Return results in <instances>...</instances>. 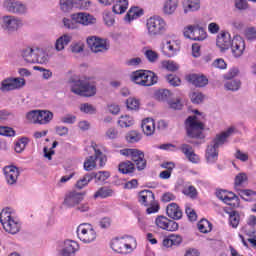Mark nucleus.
Segmentation results:
<instances>
[{
	"label": "nucleus",
	"instance_id": "864d4df0",
	"mask_svg": "<svg viewBox=\"0 0 256 256\" xmlns=\"http://www.w3.org/2000/svg\"><path fill=\"white\" fill-rule=\"evenodd\" d=\"M198 229L200 233H209L211 232L212 226L211 222H209L207 219H202L198 222Z\"/></svg>",
	"mask_w": 256,
	"mask_h": 256
},
{
	"label": "nucleus",
	"instance_id": "de8ad7c7",
	"mask_svg": "<svg viewBox=\"0 0 256 256\" xmlns=\"http://www.w3.org/2000/svg\"><path fill=\"white\" fill-rule=\"evenodd\" d=\"M144 56L146 57L147 61H149V63H157V61H159V53H157L155 50L146 49L144 51Z\"/></svg>",
	"mask_w": 256,
	"mask_h": 256
},
{
	"label": "nucleus",
	"instance_id": "2eb2a0df",
	"mask_svg": "<svg viewBox=\"0 0 256 256\" xmlns=\"http://www.w3.org/2000/svg\"><path fill=\"white\" fill-rule=\"evenodd\" d=\"M216 197L230 207L235 208L239 207L240 205L239 197H237V195H235L233 192H229L227 190H217Z\"/></svg>",
	"mask_w": 256,
	"mask_h": 256
},
{
	"label": "nucleus",
	"instance_id": "f704fd0d",
	"mask_svg": "<svg viewBox=\"0 0 256 256\" xmlns=\"http://www.w3.org/2000/svg\"><path fill=\"white\" fill-rule=\"evenodd\" d=\"M189 79L195 87H205L209 83V79L204 75L192 74Z\"/></svg>",
	"mask_w": 256,
	"mask_h": 256
},
{
	"label": "nucleus",
	"instance_id": "4468645a",
	"mask_svg": "<svg viewBox=\"0 0 256 256\" xmlns=\"http://www.w3.org/2000/svg\"><path fill=\"white\" fill-rule=\"evenodd\" d=\"M3 9L14 15H25L27 13V5L19 0H4Z\"/></svg>",
	"mask_w": 256,
	"mask_h": 256
},
{
	"label": "nucleus",
	"instance_id": "473e14b6",
	"mask_svg": "<svg viewBox=\"0 0 256 256\" xmlns=\"http://www.w3.org/2000/svg\"><path fill=\"white\" fill-rule=\"evenodd\" d=\"M34 63H39L40 65H45L49 63V54L45 49L36 47V52L34 56Z\"/></svg>",
	"mask_w": 256,
	"mask_h": 256
},
{
	"label": "nucleus",
	"instance_id": "ddd939ff",
	"mask_svg": "<svg viewBox=\"0 0 256 256\" xmlns=\"http://www.w3.org/2000/svg\"><path fill=\"white\" fill-rule=\"evenodd\" d=\"M87 44L92 53H105V51H109V41L105 38L91 36L88 37Z\"/></svg>",
	"mask_w": 256,
	"mask_h": 256
},
{
	"label": "nucleus",
	"instance_id": "c85d7f7f",
	"mask_svg": "<svg viewBox=\"0 0 256 256\" xmlns=\"http://www.w3.org/2000/svg\"><path fill=\"white\" fill-rule=\"evenodd\" d=\"M182 194L189 199H197L199 197V192L197 188L193 186L190 182H185L182 186Z\"/></svg>",
	"mask_w": 256,
	"mask_h": 256
},
{
	"label": "nucleus",
	"instance_id": "7c9ffc66",
	"mask_svg": "<svg viewBox=\"0 0 256 256\" xmlns=\"http://www.w3.org/2000/svg\"><path fill=\"white\" fill-rule=\"evenodd\" d=\"M127 9H129V0H114L112 11L115 15H123Z\"/></svg>",
	"mask_w": 256,
	"mask_h": 256
},
{
	"label": "nucleus",
	"instance_id": "338daca9",
	"mask_svg": "<svg viewBox=\"0 0 256 256\" xmlns=\"http://www.w3.org/2000/svg\"><path fill=\"white\" fill-rule=\"evenodd\" d=\"M84 49H85V44H83V42L81 41L74 42L70 46V50L72 53H83Z\"/></svg>",
	"mask_w": 256,
	"mask_h": 256
},
{
	"label": "nucleus",
	"instance_id": "f03ea898",
	"mask_svg": "<svg viewBox=\"0 0 256 256\" xmlns=\"http://www.w3.org/2000/svg\"><path fill=\"white\" fill-rule=\"evenodd\" d=\"M70 89L80 97H95L97 95V82L93 77L84 76L70 82Z\"/></svg>",
	"mask_w": 256,
	"mask_h": 256
},
{
	"label": "nucleus",
	"instance_id": "79ce46f5",
	"mask_svg": "<svg viewBox=\"0 0 256 256\" xmlns=\"http://www.w3.org/2000/svg\"><path fill=\"white\" fill-rule=\"evenodd\" d=\"M119 171L124 175L133 173V171H135V164L131 161L122 162L119 164Z\"/></svg>",
	"mask_w": 256,
	"mask_h": 256
},
{
	"label": "nucleus",
	"instance_id": "49530a36",
	"mask_svg": "<svg viewBox=\"0 0 256 256\" xmlns=\"http://www.w3.org/2000/svg\"><path fill=\"white\" fill-rule=\"evenodd\" d=\"M205 39H207V31L203 27L196 26L192 41H205Z\"/></svg>",
	"mask_w": 256,
	"mask_h": 256
},
{
	"label": "nucleus",
	"instance_id": "4d7b16f0",
	"mask_svg": "<svg viewBox=\"0 0 256 256\" xmlns=\"http://www.w3.org/2000/svg\"><path fill=\"white\" fill-rule=\"evenodd\" d=\"M163 69H167V71H178L179 70V64H177L173 60H164L161 63Z\"/></svg>",
	"mask_w": 256,
	"mask_h": 256
},
{
	"label": "nucleus",
	"instance_id": "a878e982",
	"mask_svg": "<svg viewBox=\"0 0 256 256\" xmlns=\"http://www.w3.org/2000/svg\"><path fill=\"white\" fill-rule=\"evenodd\" d=\"M166 213L170 219H173L174 221H179L181 217H183V211H181V208L177 203H170L168 204L166 208Z\"/></svg>",
	"mask_w": 256,
	"mask_h": 256
},
{
	"label": "nucleus",
	"instance_id": "37998d69",
	"mask_svg": "<svg viewBox=\"0 0 256 256\" xmlns=\"http://www.w3.org/2000/svg\"><path fill=\"white\" fill-rule=\"evenodd\" d=\"M60 8L64 13H69L76 8L75 0H60Z\"/></svg>",
	"mask_w": 256,
	"mask_h": 256
},
{
	"label": "nucleus",
	"instance_id": "0eeeda50",
	"mask_svg": "<svg viewBox=\"0 0 256 256\" xmlns=\"http://www.w3.org/2000/svg\"><path fill=\"white\" fill-rule=\"evenodd\" d=\"M130 80L141 87H151L157 83L158 77L149 70H136L130 74Z\"/></svg>",
	"mask_w": 256,
	"mask_h": 256
},
{
	"label": "nucleus",
	"instance_id": "bf43d9fd",
	"mask_svg": "<svg viewBox=\"0 0 256 256\" xmlns=\"http://www.w3.org/2000/svg\"><path fill=\"white\" fill-rule=\"evenodd\" d=\"M225 89L228 91H239L241 87V82L239 80H229L224 85Z\"/></svg>",
	"mask_w": 256,
	"mask_h": 256
},
{
	"label": "nucleus",
	"instance_id": "680f3d73",
	"mask_svg": "<svg viewBox=\"0 0 256 256\" xmlns=\"http://www.w3.org/2000/svg\"><path fill=\"white\" fill-rule=\"evenodd\" d=\"M103 20L107 27H113V25H115V16L109 11L104 12Z\"/></svg>",
	"mask_w": 256,
	"mask_h": 256
},
{
	"label": "nucleus",
	"instance_id": "052dcab7",
	"mask_svg": "<svg viewBox=\"0 0 256 256\" xmlns=\"http://www.w3.org/2000/svg\"><path fill=\"white\" fill-rule=\"evenodd\" d=\"M190 99L192 103H194L195 105H199L200 103H203V101H205V95H203V93L201 92H192L190 94Z\"/></svg>",
	"mask_w": 256,
	"mask_h": 256
},
{
	"label": "nucleus",
	"instance_id": "aec40b11",
	"mask_svg": "<svg viewBox=\"0 0 256 256\" xmlns=\"http://www.w3.org/2000/svg\"><path fill=\"white\" fill-rule=\"evenodd\" d=\"M4 177L7 185H17V181L19 180V168L16 166H5L4 169Z\"/></svg>",
	"mask_w": 256,
	"mask_h": 256
},
{
	"label": "nucleus",
	"instance_id": "5fc2aeb1",
	"mask_svg": "<svg viewBox=\"0 0 256 256\" xmlns=\"http://www.w3.org/2000/svg\"><path fill=\"white\" fill-rule=\"evenodd\" d=\"M126 141L128 143H139V141H141V134L135 130H132L126 134Z\"/></svg>",
	"mask_w": 256,
	"mask_h": 256
},
{
	"label": "nucleus",
	"instance_id": "a18cd8bd",
	"mask_svg": "<svg viewBox=\"0 0 256 256\" xmlns=\"http://www.w3.org/2000/svg\"><path fill=\"white\" fill-rule=\"evenodd\" d=\"M92 181H93L92 174H86L76 182V188L83 189L87 187L89 183H91Z\"/></svg>",
	"mask_w": 256,
	"mask_h": 256
},
{
	"label": "nucleus",
	"instance_id": "09e8293b",
	"mask_svg": "<svg viewBox=\"0 0 256 256\" xmlns=\"http://www.w3.org/2000/svg\"><path fill=\"white\" fill-rule=\"evenodd\" d=\"M155 97L156 99H158V101H167V103L169 104V98L171 97V91L167 90V89H163V90H158L155 93Z\"/></svg>",
	"mask_w": 256,
	"mask_h": 256
},
{
	"label": "nucleus",
	"instance_id": "39448f33",
	"mask_svg": "<svg viewBox=\"0 0 256 256\" xmlns=\"http://www.w3.org/2000/svg\"><path fill=\"white\" fill-rule=\"evenodd\" d=\"M111 248L121 255H130V253L137 249V239L129 235L115 238L111 242Z\"/></svg>",
	"mask_w": 256,
	"mask_h": 256
},
{
	"label": "nucleus",
	"instance_id": "b1692460",
	"mask_svg": "<svg viewBox=\"0 0 256 256\" xmlns=\"http://www.w3.org/2000/svg\"><path fill=\"white\" fill-rule=\"evenodd\" d=\"M138 201L140 205L149 207L155 201V194L151 190H142L138 195Z\"/></svg>",
	"mask_w": 256,
	"mask_h": 256
},
{
	"label": "nucleus",
	"instance_id": "a19ab883",
	"mask_svg": "<svg viewBox=\"0 0 256 256\" xmlns=\"http://www.w3.org/2000/svg\"><path fill=\"white\" fill-rule=\"evenodd\" d=\"M68 253L75 255L77 251H79V244L73 240H66L64 241L63 248Z\"/></svg>",
	"mask_w": 256,
	"mask_h": 256
},
{
	"label": "nucleus",
	"instance_id": "6e6552de",
	"mask_svg": "<svg viewBox=\"0 0 256 256\" xmlns=\"http://www.w3.org/2000/svg\"><path fill=\"white\" fill-rule=\"evenodd\" d=\"M120 155L122 157H126V159H131L138 171H143L145 167H147V160H145V152L141 151L137 148H124L119 150Z\"/></svg>",
	"mask_w": 256,
	"mask_h": 256
},
{
	"label": "nucleus",
	"instance_id": "20e7f679",
	"mask_svg": "<svg viewBox=\"0 0 256 256\" xmlns=\"http://www.w3.org/2000/svg\"><path fill=\"white\" fill-rule=\"evenodd\" d=\"M195 116H190L186 120V131L188 137L192 139H204L205 135H203V130L205 126L201 119H203V114L199 113L198 110L194 111Z\"/></svg>",
	"mask_w": 256,
	"mask_h": 256
},
{
	"label": "nucleus",
	"instance_id": "1a4fd4ad",
	"mask_svg": "<svg viewBox=\"0 0 256 256\" xmlns=\"http://www.w3.org/2000/svg\"><path fill=\"white\" fill-rule=\"evenodd\" d=\"M23 27V20L17 16L4 15L0 19V28L6 35H13Z\"/></svg>",
	"mask_w": 256,
	"mask_h": 256
},
{
	"label": "nucleus",
	"instance_id": "8fccbe9b",
	"mask_svg": "<svg viewBox=\"0 0 256 256\" xmlns=\"http://www.w3.org/2000/svg\"><path fill=\"white\" fill-rule=\"evenodd\" d=\"M80 111L86 115H95V113H97V108L92 104L83 103L80 105Z\"/></svg>",
	"mask_w": 256,
	"mask_h": 256
},
{
	"label": "nucleus",
	"instance_id": "6ab92c4d",
	"mask_svg": "<svg viewBox=\"0 0 256 256\" xmlns=\"http://www.w3.org/2000/svg\"><path fill=\"white\" fill-rule=\"evenodd\" d=\"M232 42L233 38H231V34L229 32H221L217 36L216 47H218L221 53H225V51H229V49H231Z\"/></svg>",
	"mask_w": 256,
	"mask_h": 256
},
{
	"label": "nucleus",
	"instance_id": "e433bc0d",
	"mask_svg": "<svg viewBox=\"0 0 256 256\" xmlns=\"http://www.w3.org/2000/svg\"><path fill=\"white\" fill-rule=\"evenodd\" d=\"M53 121V112L49 110H40L38 125H47Z\"/></svg>",
	"mask_w": 256,
	"mask_h": 256
},
{
	"label": "nucleus",
	"instance_id": "69168bd1",
	"mask_svg": "<svg viewBox=\"0 0 256 256\" xmlns=\"http://www.w3.org/2000/svg\"><path fill=\"white\" fill-rule=\"evenodd\" d=\"M239 221H240L239 213L231 212L229 216V223L231 227H233L234 229H237V227L239 226Z\"/></svg>",
	"mask_w": 256,
	"mask_h": 256
},
{
	"label": "nucleus",
	"instance_id": "0e129e2a",
	"mask_svg": "<svg viewBox=\"0 0 256 256\" xmlns=\"http://www.w3.org/2000/svg\"><path fill=\"white\" fill-rule=\"evenodd\" d=\"M39 112L40 110H32L26 114V119L30 121V123L39 124Z\"/></svg>",
	"mask_w": 256,
	"mask_h": 256
},
{
	"label": "nucleus",
	"instance_id": "58836bf2",
	"mask_svg": "<svg viewBox=\"0 0 256 256\" xmlns=\"http://www.w3.org/2000/svg\"><path fill=\"white\" fill-rule=\"evenodd\" d=\"M238 195L243 199L244 201H256V192L249 189H240L237 190Z\"/></svg>",
	"mask_w": 256,
	"mask_h": 256
},
{
	"label": "nucleus",
	"instance_id": "4be33fe9",
	"mask_svg": "<svg viewBox=\"0 0 256 256\" xmlns=\"http://www.w3.org/2000/svg\"><path fill=\"white\" fill-rule=\"evenodd\" d=\"M71 41H73V36L71 34L66 33L61 35L54 43L55 51H57V53H63V51H65V47H67Z\"/></svg>",
	"mask_w": 256,
	"mask_h": 256
},
{
	"label": "nucleus",
	"instance_id": "3c124183",
	"mask_svg": "<svg viewBox=\"0 0 256 256\" xmlns=\"http://www.w3.org/2000/svg\"><path fill=\"white\" fill-rule=\"evenodd\" d=\"M97 161L95 160V156L87 157L84 161V170L85 171H93L96 169Z\"/></svg>",
	"mask_w": 256,
	"mask_h": 256
},
{
	"label": "nucleus",
	"instance_id": "412c9836",
	"mask_svg": "<svg viewBox=\"0 0 256 256\" xmlns=\"http://www.w3.org/2000/svg\"><path fill=\"white\" fill-rule=\"evenodd\" d=\"M83 197H85V193L77 191L69 192L64 199V205L66 207H75V205H79L83 201Z\"/></svg>",
	"mask_w": 256,
	"mask_h": 256
},
{
	"label": "nucleus",
	"instance_id": "5701e85b",
	"mask_svg": "<svg viewBox=\"0 0 256 256\" xmlns=\"http://www.w3.org/2000/svg\"><path fill=\"white\" fill-rule=\"evenodd\" d=\"M35 52L36 47L27 46L20 50V56L28 65H33L35 64Z\"/></svg>",
	"mask_w": 256,
	"mask_h": 256
},
{
	"label": "nucleus",
	"instance_id": "dca6fc26",
	"mask_svg": "<svg viewBox=\"0 0 256 256\" xmlns=\"http://www.w3.org/2000/svg\"><path fill=\"white\" fill-rule=\"evenodd\" d=\"M155 225L158 229H162L163 231H177L179 229V224L174 220H169L166 216H157L155 219Z\"/></svg>",
	"mask_w": 256,
	"mask_h": 256
},
{
	"label": "nucleus",
	"instance_id": "774afa93",
	"mask_svg": "<svg viewBox=\"0 0 256 256\" xmlns=\"http://www.w3.org/2000/svg\"><path fill=\"white\" fill-rule=\"evenodd\" d=\"M0 135L4 137H15V130L11 127L0 126Z\"/></svg>",
	"mask_w": 256,
	"mask_h": 256
},
{
	"label": "nucleus",
	"instance_id": "2f4dec72",
	"mask_svg": "<svg viewBox=\"0 0 256 256\" xmlns=\"http://www.w3.org/2000/svg\"><path fill=\"white\" fill-rule=\"evenodd\" d=\"M142 131L147 137H151L155 133V120L153 118H146L142 121Z\"/></svg>",
	"mask_w": 256,
	"mask_h": 256
},
{
	"label": "nucleus",
	"instance_id": "393cba45",
	"mask_svg": "<svg viewBox=\"0 0 256 256\" xmlns=\"http://www.w3.org/2000/svg\"><path fill=\"white\" fill-rule=\"evenodd\" d=\"M182 7L185 15L194 13L201 9V0H182Z\"/></svg>",
	"mask_w": 256,
	"mask_h": 256
},
{
	"label": "nucleus",
	"instance_id": "f3484780",
	"mask_svg": "<svg viewBox=\"0 0 256 256\" xmlns=\"http://www.w3.org/2000/svg\"><path fill=\"white\" fill-rule=\"evenodd\" d=\"M72 19L76 21L78 25H82L83 27H89L97 23V18H95V16L87 12L74 13Z\"/></svg>",
	"mask_w": 256,
	"mask_h": 256
},
{
	"label": "nucleus",
	"instance_id": "423d86ee",
	"mask_svg": "<svg viewBox=\"0 0 256 256\" xmlns=\"http://www.w3.org/2000/svg\"><path fill=\"white\" fill-rule=\"evenodd\" d=\"M146 32L149 37H157L167 32V21L159 15H153L146 19Z\"/></svg>",
	"mask_w": 256,
	"mask_h": 256
},
{
	"label": "nucleus",
	"instance_id": "c756f323",
	"mask_svg": "<svg viewBox=\"0 0 256 256\" xmlns=\"http://www.w3.org/2000/svg\"><path fill=\"white\" fill-rule=\"evenodd\" d=\"M248 183H249V176H247V173L240 172L235 176L234 189L236 191H239L241 188L247 187Z\"/></svg>",
	"mask_w": 256,
	"mask_h": 256
},
{
	"label": "nucleus",
	"instance_id": "9d476101",
	"mask_svg": "<svg viewBox=\"0 0 256 256\" xmlns=\"http://www.w3.org/2000/svg\"><path fill=\"white\" fill-rule=\"evenodd\" d=\"M77 237L82 243L89 245V243H94L97 239V231L95 227L90 223H82L77 227Z\"/></svg>",
	"mask_w": 256,
	"mask_h": 256
},
{
	"label": "nucleus",
	"instance_id": "603ef678",
	"mask_svg": "<svg viewBox=\"0 0 256 256\" xmlns=\"http://www.w3.org/2000/svg\"><path fill=\"white\" fill-rule=\"evenodd\" d=\"M29 143V138H21L18 140L15 144L14 150L16 153H23L25 151V148L27 147Z\"/></svg>",
	"mask_w": 256,
	"mask_h": 256
},
{
	"label": "nucleus",
	"instance_id": "6e6d98bb",
	"mask_svg": "<svg viewBox=\"0 0 256 256\" xmlns=\"http://www.w3.org/2000/svg\"><path fill=\"white\" fill-rule=\"evenodd\" d=\"M63 24H64V27H66V29H70V30L79 29V22L73 19V14H71L70 19L64 18Z\"/></svg>",
	"mask_w": 256,
	"mask_h": 256
},
{
	"label": "nucleus",
	"instance_id": "a211bd4d",
	"mask_svg": "<svg viewBox=\"0 0 256 256\" xmlns=\"http://www.w3.org/2000/svg\"><path fill=\"white\" fill-rule=\"evenodd\" d=\"M231 53L233 57L238 59L245 53V40L243 37L236 35L232 38V43L230 45Z\"/></svg>",
	"mask_w": 256,
	"mask_h": 256
},
{
	"label": "nucleus",
	"instance_id": "7ed1b4c3",
	"mask_svg": "<svg viewBox=\"0 0 256 256\" xmlns=\"http://www.w3.org/2000/svg\"><path fill=\"white\" fill-rule=\"evenodd\" d=\"M0 223L8 235H17L21 233V220L17 218L15 210L12 208H4L0 213Z\"/></svg>",
	"mask_w": 256,
	"mask_h": 256
},
{
	"label": "nucleus",
	"instance_id": "f257e3e1",
	"mask_svg": "<svg viewBox=\"0 0 256 256\" xmlns=\"http://www.w3.org/2000/svg\"><path fill=\"white\" fill-rule=\"evenodd\" d=\"M235 133V128L230 127L216 136V139H214L206 148L205 157L207 163L210 165L217 163V159H219V148L221 145H225V143H227V139H229L231 135H235Z\"/></svg>",
	"mask_w": 256,
	"mask_h": 256
},
{
	"label": "nucleus",
	"instance_id": "c9c22d12",
	"mask_svg": "<svg viewBox=\"0 0 256 256\" xmlns=\"http://www.w3.org/2000/svg\"><path fill=\"white\" fill-rule=\"evenodd\" d=\"M118 125L122 129L133 127V125H135V118L130 115H122L118 118Z\"/></svg>",
	"mask_w": 256,
	"mask_h": 256
},
{
	"label": "nucleus",
	"instance_id": "cd10ccee",
	"mask_svg": "<svg viewBox=\"0 0 256 256\" xmlns=\"http://www.w3.org/2000/svg\"><path fill=\"white\" fill-rule=\"evenodd\" d=\"M179 7V0H165L162 6L164 15H173Z\"/></svg>",
	"mask_w": 256,
	"mask_h": 256
},
{
	"label": "nucleus",
	"instance_id": "c03bdc74",
	"mask_svg": "<svg viewBox=\"0 0 256 256\" xmlns=\"http://www.w3.org/2000/svg\"><path fill=\"white\" fill-rule=\"evenodd\" d=\"M141 103L139 102V99L130 97L126 99V108L128 111H139Z\"/></svg>",
	"mask_w": 256,
	"mask_h": 256
},
{
	"label": "nucleus",
	"instance_id": "f8f14e48",
	"mask_svg": "<svg viewBox=\"0 0 256 256\" xmlns=\"http://www.w3.org/2000/svg\"><path fill=\"white\" fill-rule=\"evenodd\" d=\"M161 51L166 57H175L181 51V41L167 38L162 41Z\"/></svg>",
	"mask_w": 256,
	"mask_h": 256
},
{
	"label": "nucleus",
	"instance_id": "4c0bfd02",
	"mask_svg": "<svg viewBox=\"0 0 256 256\" xmlns=\"http://www.w3.org/2000/svg\"><path fill=\"white\" fill-rule=\"evenodd\" d=\"M113 197V189L109 187H101L94 193V199H107Z\"/></svg>",
	"mask_w": 256,
	"mask_h": 256
},
{
	"label": "nucleus",
	"instance_id": "e2e57ef3",
	"mask_svg": "<svg viewBox=\"0 0 256 256\" xmlns=\"http://www.w3.org/2000/svg\"><path fill=\"white\" fill-rule=\"evenodd\" d=\"M196 28H197V26H195V25H188V26L184 27V29H183L184 37L186 39H191V41H193V37H194Z\"/></svg>",
	"mask_w": 256,
	"mask_h": 256
},
{
	"label": "nucleus",
	"instance_id": "13d9d810",
	"mask_svg": "<svg viewBox=\"0 0 256 256\" xmlns=\"http://www.w3.org/2000/svg\"><path fill=\"white\" fill-rule=\"evenodd\" d=\"M93 179L96 181H100L101 183L107 181L109 177H111V173L109 171H99L96 173H92Z\"/></svg>",
	"mask_w": 256,
	"mask_h": 256
},
{
	"label": "nucleus",
	"instance_id": "bb28decb",
	"mask_svg": "<svg viewBox=\"0 0 256 256\" xmlns=\"http://www.w3.org/2000/svg\"><path fill=\"white\" fill-rule=\"evenodd\" d=\"M183 243V238L179 235L172 234L166 238L163 239L162 245L166 249H169L171 247H177Z\"/></svg>",
	"mask_w": 256,
	"mask_h": 256
},
{
	"label": "nucleus",
	"instance_id": "9b49d317",
	"mask_svg": "<svg viewBox=\"0 0 256 256\" xmlns=\"http://www.w3.org/2000/svg\"><path fill=\"white\" fill-rule=\"evenodd\" d=\"M26 83L27 82L23 77H8L1 81L0 91H2V93H9V91H17L19 89H23Z\"/></svg>",
	"mask_w": 256,
	"mask_h": 256
},
{
	"label": "nucleus",
	"instance_id": "72a5a7b5",
	"mask_svg": "<svg viewBox=\"0 0 256 256\" xmlns=\"http://www.w3.org/2000/svg\"><path fill=\"white\" fill-rule=\"evenodd\" d=\"M143 15V10L139 7H132L129 9L127 14L124 17V21L126 23H131V21H135V19H139Z\"/></svg>",
	"mask_w": 256,
	"mask_h": 256
},
{
	"label": "nucleus",
	"instance_id": "ea45409f",
	"mask_svg": "<svg viewBox=\"0 0 256 256\" xmlns=\"http://www.w3.org/2000/svg\"><path fill=\"white\" fill-rule=\"evenodd\" d=\"M92 147L94 150L95 160L99 161L100 167H105V165L107 163V156L105 154H103V152H101V150H99V148H97V144L92 145Z\"/></svg>",
	"mask_w": 256,
	"mask_h": 256
}]
</instances>
